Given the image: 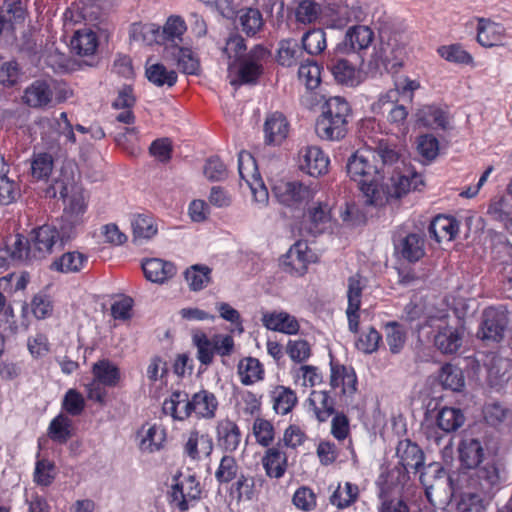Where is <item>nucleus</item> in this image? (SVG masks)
I'll use <instances>...</instances> for the list:
<instances>
[{
    "instance_id": "obj_42",
    "label": "nucleus",
    "mask_w": 512,
    "mask_h": 512,
    "mask_svg": "<svg viewBox=\"0 0 512 512\" xmlns=\"http://www.w3.org/2000/svg\"><path fill=\"white\" fill-rule=\"evenodd\" d=\"M211 272L212 270L206 265H192L184 273L189 288L192 291L204 289L211 281Z\"/></svg>"
},
{
    "instance_id": "obj_5",
    "label": "nucleus",
    "mask_w": 512,
    "mask_h": 512,
    "mask_svg": "<svg viewBox=\"0 0 512 512\" xmlns=\"http://www.w3.org/2000/svg\"><path fill=\"white\" fill-rule=\"evenodd\" d=\"M63 246V236L60 237L59 231L50 225H43L34 231V235L29 241L30 258L40 260L53 252L54 247Z\"/></svg>"
},
{
    "instance_id": "obj_11",
    "label": "nucleus",
    "mask_w": 512,
    "mask_h": 512,
    "mask_svg": "<svg viewBox=\"0 0 512 512\" xmlns=\"http://www.w3.org/2000/svg\"><path fill=\"white\" fill-rule=\"evenodd\" d=\"M313 253L306 242L294 243L282 259V267L285 272L302 276L306 273L308 264L312 261Z\"/></svg>"
},
{
    "instance_id": "obj_25",
    "label": "nucleus",
    "mask_w": 512,
    "mask_h": 512,
    "mask_svg": "<svg viewBox=\"0 0 512 512\" xmlns=\"http://www.w3.org/2000/svg\"><path fill=\"white\" fill-rule=\"evenodd\" d=\"M289 124L280 112L267 116L264 123L265 142L269 145H279L287 137Z\"/></svg>"
},
{
    "instance_id": "obj_38",
    "label": "nucleus",
    "mask_w": 512,
    "mask_h": 512,
    "mask_svg": "<svg viewBox=\"0 0 512 512\" xmlns=\"http://www.w3.org/2000/svg\"><path fill=\"white\" fill-rule=\"evenodd\" d=\"M94 379L104 386H116L120 372L116 365L107 359L97 361L92 367Z\"/></svg>"
},
{
    "instance_id": "obj_19",
    "label": "nucleus",
    "mask_w": 512,
    "mask_h": 512,
    "mask_svg": "<svg viewBox=\"0 0 512 512\" xmlns=\"http://www.w3.org/2000/svg\"><path fill=\"white\" fill-rule=\"evenodd\" d=\"M217 442L220 449L225 452H234L241 442V432L235 422L224 419L216 427Z\"/></svg>"
},
{
    "instance_id": "obj_55",
    "label": "nucleus",
    "mask_w": 512,
    "mask_h": 512,
    "mask_svg": "<svg viewBox=\"0 0 512 512\" xmlns=\"http://www.w3.org/2000/svg\"><path fill=\"white\" fill-rule=\"evenodd\" d=\"M70 426L71 420L60 414L51 421L48 428V435L53 441L66 443L71 437Z\"/></svg>"
},
{
    "instance_id": "obj_1",
    "label": "nucleus",
    "mask_w": 512,
    "mask_h": 512,
    "mask_svg": "<svg viewBox=\"0 0 512 512\" xmlns=\"http://www.w3.org/2000/svg\"><path fill=\"white\" fill-rule=\"evenodd\" d=\"M370 152H356L346 164V171L351 180L357 182L365 203L375 207L385 205L391 199H399L412 188L422 184L421 176L413 174L385 177V172L372 163Z\"/></svg>"
},
{
    "instance_id": "obj_34",
    "label": "nucleus",
    "mask_w": 512,
    "mask_h": 512,
    "mask_svg": "<svg viewBox=\"0 0 512 512\" xmlns=\"http://www.w3.org/2000/svg\"><path fill=\"white\" fill-rule=\"evenodd\" d=\"M235 482L231 485L230 494L234 495L237 501L252 500L257 493V483L261 486L264 481L263 478L256 479L253 476L245 475L242 472L234 479Z\"/></svg>"
},
{
    "instance_id": "obj_63",
    "label": "nucleus",
    "mask_w": 512,
    "mask_h": 512,
    "mask_svg": "<svg viewBox=\"0 0 512 512\" xmlns=\"http://www.w3.org/2000/svg\"><path fill=\"white\" fill-rule=\"evenodd\" d=\"M298 77L307 89H315L320 84V67L316 62L308 60L300 65Z\"/></svg>"
},
{
    "instance_id": "obj_46",
    "label": "nucleus",
    "mask_w": 512,
    "mask_h": 512,
    "mask_svg": "<svg viewBox=\"0 0 512 512\" xmlns=\"http://www.w3.org/2000/svg\"><path fill=\"white\" fill-rule=\"evenodd\" d=\"M160 27L155 24H139L131 25L130 38L134 41L152 45L153 43L161 44Z\"/></svg>"
},
{
    "instance_id": "obj_54",
    "label": "nucleus",
    "mask_w": 512,
    "mask_h": 512,
    "mask_svg": "<svg viewBox=\"0 0 512 512\" xmlns=\"http://www.w3.org/2000/svg\"><path fill=\"white\" fill-rule=\"evenodd\" d=\"M345 380L352 382V391H356L357 379L354 371L352 369L348 370L343 365H338L331 362V387L335 389L342 386L343 393H346Z\"/></svg>"
},
{
    "instance_id": "obj_59",
    "label": "nucleus",
    "mask_w": 512,
    "mask_h": 512,
    "mask_svg": "<svg viewBox=\"0 0 512 512\" xmlns=\"http://www.w3.org/2000/svg\"><path fill=\"white\" fill-rule=\"evenodd\" d=\"M56 477V467L53 462L41 459L36 462L33 480L37 485L49 486Z\"/></svg>"
},
{
    "instance_id": "obj_27",
    "label": "nucleus",
    "mask_w": 512,
    "mask_h": 512,
    "mask_svg": "<svg viewBox=\"0 0 512 512\" xmlns=\"http://www.w3.org/2000/svg\"><path fill=\"white\" fill-rule=\"evenodd\" d=\"M348 122L321 114L315 124V132L323 140L335 141L344 138L347 133Z\"/></svg>"
},
{
    "instance_id": "obj_28",
    "label": "nucleus",
    "mask_w": 512,
    "mask_h": 512,
    "mask_svg": "<svg viewBox=\"0 0 512 512\" xmlns=\"http://www.w3.org/2000/svg\"><path fill=\"white\" fill-rule=\"evenodd\" d=\"M428 231L430 237L434 238L438 243L444 239L451 241L458 234L459 223L451 216L438 215L430 223Z\"/></svg>"
},
{
    "instance_id": "obj_9",
    "label": "nucleus",
    "mask_w": 512,
    "mask_h": 512,
    "mask_svg": "<svg viewBox=\"0 0 512 512\" xmlns=\"http://www.w3.org/2000/svg\"><path fill=\"white\" fill-rule=\"evenodd\" d=\"M277 200L288 207H297L313 198V191L299 181H281L273 187Z\"/></svg>"
},
{
    "instance_id": "obj_37",
    "label": "nucleus",
    "mask_w": 512,
    "mask_h": 512,
    "mask_svg": "<svg viewBox=\"0 0 512 512\" xmlns=\"http://www.w3.org/2000/svg\"><path fill=\"white\" fill-rule=\"evenodd\" d=\"M145 75L149 82L157 87H173L177 82V73L174 70H168L163 64H146Z\"/></svg>"
},
{
    "instance_id": "obj_39",
    "label": "nucleus",
    "mask_w": 512,
    "mask_h": 512,
    "mask_svg": "<svg viewBox=\"0 0 512 512\" xmlns=\"http://www.w3.org/2000/svg\"><path fill=\"white\" fill-rule=\"evenodd\" d=\"M71 46L78 55H92L98 47L97 35L90 29L79 30L72 38Z\"/></svg>"
},
{
    "instance_id": "obj_56",
    "label": "nucleus",
    "mask_w": 512,
    "mask_h": 512,
    "mask_svg": "<svg viewBox=\"0 0 512 512\" xmlns=\"http://www.w3.org/2000/svg\"><path fill=\"white\" fill-rule=\"evenodd\" d=\"M498 253L502 254V269L500 271L502 282L506 290L510 292L509 297L512 298V246L505 243L500 244Z\"/></svg>"
},
{
    "instance_id": "obj_62",
    "label": "nucleus",
    "mask_w": 512,
    "mask_h": 512,
    "mask_svg": "<svg viewBox=\"0 0 512 512\" xmlns=\"http://www.w3.org/2000/svg\"><path fill=\"white\" fill-rule=\"evenodd\" d=\"M386 341L393 354H398L403 349L406 334L397 322H389L386 325Z\"/></svg>"
},
{
    "instance_id": "obj_23",
    "label": "nucleus",
    "mask_w": 512,
    "mask_h": 512,
    "mask_svg": "<svg viewBox=\"0 0 512 512\" xmlns=\"http://www.w3.org/2000/svg\"><path fill=\"white\" fill-rule=\"evenodd\" d=\"M287 455L281 450V444L268 448L262 458V465L266 475L270 478L279 479L284 476L287 469Z\"/></svg>"
},
{
    "instance_id": "obj_4",
    "label": "nucleus",
    "mask_w": 512,
    "mask_h": 512,
    "mask_svg": "<svg viewBox=\"0 0 512 512\" xmlns=\"http://www.w3.org/2000/svg\"><path fill=\"white\" fill-rule=\"evenodd\" d=\"M508 323V313L504 308L488 307L482 313L478 336L485 341L500 342Z\"/></svg>"
},
{
    "instance_id": "obj_30",
    "label": "nucleus",
    "mask_w": 512,
    "mask_h": 512,
    "mask_svg": "<svg viewBox=\"0 0 512 512\" xmlns=\"http://www.w3.org/2000/svg\"><path fill=\"white\" fill-rule=\"evenodd\" d=\"M484 449L477 439H465L459 446V458L462 466L472 470L484 462Z\"/></svg>"
},
{
    "instance_id": "obj_52",
    "label": "nucleus",
    "mask_w": 512,
    "mask_h": 512,
    "mask_svg": "<svg viewBox=\"0 0 512 512\" xmlns=\"http://www.w3.org/2000/svg\"><path fill=\"white\" fill-rule=\"evenodd\" d=\"M439 380L442 386L452 391H460L465 384L464 376L461 369L446 364L441 368Z\"/></svg>"
},
{
    "instance_id": "obj_33",
    "label": "nucleus",
    "mask_w": 512,
    "mask_h": 512,
    "mask_svg": "<svg viewBox=\"0 0 512 512\" xmlns=\"http://www.w3.org/2000/svg\"><path fill=\"white\" fill-rule=\"evenodd\" d=\"M504 28L490 20L480 19L477 27V41L483 47L498 45L503 39Z\"/></svg>"
},
{
    "instance_id": "obj_50",
    "label": "nucleus",
    "mask_w": 512,
    "mask_h": 512,
    "mask_svg": "<svg viewBox=\"0 0 512 512\" xmlns=\"http://www.w3.org/2000/svg\"><path fill=\"white\" fill-rule=\"evenodd\" d=\"M302 48L310 55H317L326 48L325 32L318 28L305 32L301 39Z\"/></svg>"
},
{
    "instance_id": "obj_43",
    "label": "nucleus",
    "mask_w": 512,
    "mask_h": 512,
    "mask_svg": "<svg viewBox=\"0 0 512 512\" xmlns=\"http://www.w3.org/2000/svg\"><path fill=\"white\" fill-rule=\"evenodd\" d=\"M87 257L77 251L64 253L51 264V269L62 273H74L82 269Z\"/></svg>"
},
{
    "instance_id": "obj_60",
    "label": "nucleus",
    "mask_w": 512,
    "mask_h": 512,
    "mask_svg": "<svg viewBox=\"0 0 512 512\" xmlns=\"http://www.w3.org/2000/svg\"><path fill=\"white\" fill-rule=\"evenodd\" d=\"M358 487L349 482L345 483L344 488L340 486L333 492L330 502L338 508H345L354 503L358 497Z\"/></svg>"
},
{
    "instance_id": "obj_7",
    "label": "nucleus",
    "mask_w": 512,
    "mask_h": 512,
    "mask_svg": "<svg viewBox=\"0 0 512 512\" xmlns=\"http://www.w3.org/2000/svg\"><path fill=\"white\" fill-rule=\"evenodd\" d=\"M238 171L241 179L249 185L255 200L265 202L268 199V192L265 188L260 174L257 171L255 159L248 152L242 151L238 155Z\"/></svg>"
},
{
    "instance_id": "obj_6",
    "label": "nucleus",
    "mask_w": 512,
    "mask_h": 512,
    "mask_svg": "<svg viewBox=\"0 0 512 512\" xmlns=\"http://www.w3.org/2000/svg\"><path fill=\"white\" fill-rule=\"evenodd\" d=\"M421 468L419 479L425 489L426 497L432 503L433 495L440 496L450 487L451 478L439 462L423 465Z\"/></svg>"
},
{
    "instance_id": "obj_24",
    "label": "nucleus",
    "mask_w": 512,
    "mask_h": 512,
    "mask_svg": "<svg viewBox=\"0 0 512 512\" xmlns=\"http://www.w3.org/2000/svg\"><path fill=\"white\" fill-rule=\"evenodd\" d=\"M185 31L186 25L181 17L171 16L168 18L159 34L161 35V45L164 46V53H167L169 48L181 46Z\"/></svg>"
},
{
    "instance_id": "obj_31",
    "label": "nucleus",
    "mask_w": 512,
    "mask_h": 512,
    "mask_svg": "<svg viewBox=\"0 0 512 512\" xmlns=\"http://www.w3.org/2000/svg\"><path fill=\"white\" fill-rule=\"evenodd\" d=\"M192 403V397L184 391H174L169 400H165L163 410L170 414L174 419L184 420L194 413V410L188 409L187 404Z\"/></svg>"
},
{
    "instance_id": "obj_45",
    "label": "nucleus",
    "mask_w": 512,
    "mask_h": 512,
    "mask_svg": "<svg viewBox=\"0 0 512 512\" xmlns=\"http://www.w3.org/2000/svg\"><path fill=\"white\" fill-rule=\"evenodd\" d=\"M238 372L244 385H251L263 378L264 370L260 361L248 357L239 362Z\"/></svg>"
},
{
    "instance_id": "obj_26",
    "label": "nucleus",
    "mask_w": 512,
    "mask_h": 512,
    "mask_svg": "<svg viewBox=\"0 0 512 512\" xmlns=\"http://www.w3.org/2000/svg\"><path fill=\"white\" fill-rule=\"evenodd\" d=\"M142 269L146 279L154 283H164L176 274V267L172 262L158 258L144 261Z\"/></svg>"
},
{
    "instance_id": "obj_20",
    "label": "nucleus",
    "mask_w": 512,
    "mask_h": 512,
    "mask_svg": "<svg viewBox=\"0 0 512 512\" xmlns=\"http://www.w3.org/2000/svg\"><path fill=\"white\" fill-rule=\"evenodd\" d=\"M187 405L188 409L194 410L197 418L211 420L216 416L219 403L212 392L203 389L193 394L192 403Z\"/></svg>"
},
{
    "instance_id": "obj_44",
    "label": "nucleus",
    "mask_w": 512,
    "mask_h": 512,
    "mask_svg": "<svg viewBox=\"0 0 512 512\" xmlns=\"http://www.w3.org/2000/svg\"><path fill=\"white\" fill-rule=\"evenodd\" d=\"M302 54L303 48L295 39H284L279 43L277 60L282 66L291 67L297 64Z\"/></svg>"
},
{
    "instance_id": "obj_53",
    "label": "nucleus",
    "mask_w": 512,
    "mask_h": 512,
    "mask_svg": "<svg viewBox=\"0 0 512 512\" xmlns=\"http://www.w3.org/2000/svg\"><path fill=\"white\" fill-rule=\"evenodd\" d=\"M239 21L242 30L247 35H255L263 26L262 14L258 9L247 8L239 12Z\"/></svg>"
},
{
    "instance_id": "obj_2",
    "label": "nucleus",
    "mask_w": 512,
    "mask_h": 512,
    "mask_svg": "<svg viewBox=\"0 0 512 512\" xmlns=\"http://www.w3.org/2000/svg\"><path fill=\"white\" fill-rule=\"evenodd\" d=\"M267 50L261 46H254L238 61L228 62V78L232 86L256 84L263 73V61Z\"/></svg>"
},
{
    "instance_id": "obj_3",
    "label": "nucleus",
    "mask_w": 512,
    "mask_h": 512,
    "mask_svg": "<svg viewBox=\"0 0 512 512\" xmlns=\"http://www.w3.org/2000/svg\"><path fill=\"white\" fill-rule=\"evenodd\" d=\"M502 481L501 470L494 460L484 461L468 474V487L491 497Z\"/></svg>"
},
{
    "instance_id": "obj_48",
    "label": "nucleus",
    "mask_w": 512,
    "mask_h": 512,
    "mask_svg": "<svg viewBox=\"0 0 512 512\" xmlns=\"http://www.w3.org/2000/svg\"><path fill=\"white\" fill-rule=\"evenodd\" d=\"M405 56V49L396 44L388 43L381 49V62L388 71L397 72L403 66Z\"/></svg>"
},
{
    "instance_id": "obj_40",
    "label": "nucleus",
    "mask_w": 512,
    "mask_h": 512,
    "mask_svg": "<svg viewBox=\"0 0 512 512\" xmlns=\"http://www.w3.org/2000/svg\"><path fill=\"white\" fill-rule=\"evenodd\" d=\"M314 413L320 422H325L334 414V399L326 391H313L309 397Z\"/></svg>"
},
{
    "instance_id": "obj_51",
    "label": "nucleus",
    "mask_w": 512,
    "mask_h": 512,
    "mask_svg": "<svg viewBox=\"0 0 512 512\" xmlns=\"http://www.w3.org/2000/svg\"><path fill=\"white\" fill-rule=\"evenodd\" d=\"M166 440L165 430L161 426H151L140 442V449L143 452L153 453L159 451Z\"/></svg>"
},
{
    "instance_id": "obj_35",
    "label": "nucleus",
    "mask_w": 512,
    "mask_h": 512,
    "mask_svg": "<svg viewBox=\"0 0 512 512\" xmlns=\"http://www.w3.org/2000/svg\"><path fill=\"white\" fill-rule=\"evenodd\" d=\"M465 422L463 412L458 408L443 407L436 416V424L446 433L457 431Z\"/></svg>"
},
{
    "instance_id": "obj_8",
    "label": "nucleus",
    "mask_w": 512,
    "mask_h": 512,
    "mask_svg": "<svg viewBox=\"0 0 512 512\" xmlns=\"http://www.w3.org/2000/svg\"><path fill=\"white\" fill-rule=\"evenodd\" d=\"M434 345L443 354L457 353L463 344L464 327L460 324L451 325L440 320L436 326Z\"/></svg>"
},
{
    "instance_id": "obj_12",
    "label": "nucleus",
    "mask_w": 512,
    "mask_h": 512,
    "mask_svg": "<svg viewBox=\"0 0 512 512\" xmlns=\"http://www.w3.org/2000/svg\"><path fill=\"white\" fill-rule=\"evenodd\" d=\"M343 52L335 49L334 53H329L326 59V67L333 75L334 79L347 86H356L359 84V72L348 60L341 57Z\"/></svg>"
},
{
    "instance_id": "obj_22",
    "label": "nucleus",
    "mask_w": 512,
    "mask_h": 512,
    "mask_svg": "<svg viewBox=\"0 0 512 512\" xmlns=\"http://www.w3.org/2000/svg\"><path fill=\"white\" fill-rule=\"evenodd\" d=\"M262 323L269 330L285 334H296L300 327L297 319L284 311L263 313Z\"/></svg>"
},
{
    "instance_id": "obj_13",
    "label": "nucleus",
    "mask_w": 512,
    "mask_h": 512,
    "mask_svg": "<svg viewBox=\"0 0 512 512\" xmlns=\"http://www.w3.org/2000/svg\"><path fill=\"white\" fill-rule=\"evenodd\" d=\"M371 153L373 161L380 160L382 162V168L380 171L385 172V177L403 175L399 169L400 165L403 164L401 155L397 151L396 146L387 141L381 140Z\"/></svg>"
},
{
    "instance_id": "obj_61",
    "label": "nucleus",
    "mask_w": 512,
    "mask_h": 512,
    "mask_svg": "<svg viewBox=\"0 0 512 512\" xmlns=\"http://www.w3.org/2000/svg\"><path fill=\"white\" fill-rule=\"evenodd\" d=\"M484 498L475 492L463 493L456 505V512H486Z\"/></svg>"
},
{
    "instance_id": "obj_58",
    "label": "nucleus",
    "mask_w": 512,
    "mask_h": 512,
    "mask_svg": "<svg viewBox=\"0 0 512 512\" xmlns=\"http://www.w3.org/2000/svg\"><path fill=\"white\" fill-rule=\"evenodd\" d=\"M21 196L19 184L10 179L7 173L0 175V204L9 205L16 202Z\"/></svg>"
},
{
    "instance_id": "obj_64",
    "label": "nucleus",
    "mask_w": 512,
    "mask_h": 512,
    "mask_svg": "<svg viewBox=\"0 0 512 512\" xmlns=\"http://www.w3.org/2000/svg\"><path fill=\"white\" fill-rule=\"evenodd\" d=\"M53 169V157L49 153L34 155L31 162V174L37 180L47 178Z\"/></svg>"
},
{
    "instance_id": "obj_36",
    "label": "nucleus",
    "mask_w": 512,
    "mask_h": 512,
    "mask_svg": "<svg viewBox=\"0 0 512 512\" xmlns=\"http://www.w3.org/2000/svg\"><path fill=\"white\" fill-rule=\"evenodd\" d=\"M133 230V242L141 244L143 241L149 240L157 233V227L154 219L149 215L139 214L134 216L131 221Z\"/></svg>"
},
{
    "instance_id": "obj_18",
    "label": "nucleus",
    "mask_w": 512,
    "mask_h": 512,
    "mask_svg": "<svg viewBox=\"0 0 512 512\" xmlns=\"http://www.w3.org/2000/svg\"><path fill=\"white\" fill-rule=\"evenodd\" d=\"M374 37L373 31L368 26H354L346 32L344 41L337 45V51L348 52L366 49Z\"/></svg>"
},
{
    "instance_id": "obj_16",
    "label": "nucleus",
    "mask_w": 512,
    "mask_h": 512,
    "mask_svg": "<svg viewBox=\"0 0 512 512\" xmlns=\"http://www.w3.org/2000/svg\"><path fill=\"white\" fill-rule=\"evenodd\" d=\"M332 206L326 201L318 200L311 207H309L306 217V229L313 235L323 233L331 221Z\"/></svg>"
},
{
    "instance_id": "obj_49",
    "label": "nucleus",
    "mask_w": 512,
    "mask_h": 512,
    "mask_svg": "<svg viewBox=\"0 0 512 512\" xmlns=\"http://www.w3.org/2000/svg\"><path fill=\"white\" fill-rule=\"evenodd\" d=\"M351 113L348 102L340 96L330 97L322 106V113L328 117L348 122L347 118Z\"/></svg>"
},
{
    "instance_id": "obj_57",
    "label": "nucleus",
    "mask_w": 512,
    "mask_h": 512,
    "mask_svg": "<svg viewBox=\"0 0 512 512\" xmlns=\"http://www.w3.org/2000/svg\"><path fill=\"white\" fill-rule=\"evenodd\" d=\"M193 343L197 347V358L201 364L210 365L215 353L211 339L205 333L197 332L193 335Z\"/></svg>"
},
{
    "instance_id": "obj_47",
    "label": "nucleus",
    "mask_w": 512,
    "mask_h": 512,
    "mask_svg": "<svg viewBox=\"0 0 512 512\" xmlns=\"http://www.w3.org/2000/svg\"><path fill=\"white\" fill-rule=\"evenodd\" d=\"M241 473L236 459L231 455H224L215 471V479L220 485L232 482Z\"/></svg>"
},
{
    "instance_id": "obj_29",
    "label": "nucleus",
    "mask_w": 512,
    "mask_h": 512,
    "mask_svg": "<svg viewBox=\"0 0 512 512\" xmlns=\"http://www.w3.org/2000/svg\"><path fill=\"white\" fill-rule=\"evenodd\" d=\"M53 93L47 82L37 80L25 89L23 101L29 107L42 108L52 101Z\"/></svg>"
},
{
    "instance_id": "obj_21",
    "label": "nucleus",
    "mask_w": 512,
    "mask_h": 512,
    "mask_svg": "<svg viewBox=\"0 0 512 512\" xmlns=\"http://www.w3.org/2000/svg\"><path fill=\"white\" fill-rule=\"evenodd\" d=\"M164 57L168 60L175 61L178 69L187 75H199L200 63L194 53L183 46H174L169 48Z\"/></svg>"
},
{
    "instance_id": "obj_32",
    "label": "nucleus",
    "mask_w": 512,
    "mask_h": 512,
    "mask_svg": "<svg viewBox=\"0 0 512 512\" xmlns=\"http://www.w3.org/2000/svg\"><path fill=\"white\" fill-rule=\"evenodd\" d=\"M396 249L407 261L416 262L425 254L424 237L418 233H410L400 241Z\"/></svg>"
},
{
    "instance_id": "obj_41",
    "label": "nucleus",
    "mask_w": 512,
    "mask_h": 512,
    "mask_svg": "<svg viewBox=\"0 0 512 512\" xmlns=\"http://www.w3.org/2000/svg\"><path fill=\"white\" fill-rule=\"evenodd\" d=\"M273 409L277 414L286 415L292 411L297 404L295 392L285 386H277L271 394Z\"/></svg>"
},
{
    "instance_id": "obj_14",
    "label": "nucleus",
    "mask_w": 512,
    "mask_h": 512,
    "mask_svg": "<svg viewBox=\"0 0 512 512\" xmlns=\"http://www.w3.org/2000/svg\"><path fill=\"white\" fill-rule=\"evenodd\" d=\"M299 167L313 177L321 176L328 171L329 158L317 146H307L299 152Z\"/></svg>"
},
{
    "instance_id": "obj_17",
    "label": "nucleus",
    "mask_w": 512,
    "mask_h": 512,
    "mask_svg": "<svg viewBox=\"0 0 512 512\" xmlns=\"http://www.w3.org/2000/svg\"><path fill=\"white\" fill-rule=\"evenodd\" d=\"M386 97H381L379 101L374 105L373 109L376 108H384V111L387 112V122L391 126V130L396 134H406L408 131L407 125V117L408 111L407 108L402 104H393L387 100Z\"/></svg>"
},
{
    "instance_id": "obj_10",
    "label": "nucleus",
    "mask_w": 512,
    "mask_h": 512,
    "mask_svg": "<svg viewBox=\"0 0 512 512\" xmlns=\"http://www.w3.org/2000/svg\"><path fill=\"white\" fill-rule=\"evenodd\" d=\"M397 457L401 469L397 471V481L405 479L406 474L413 470L415 473L420 471L424 465V453L421 448L410 440H402L398 443L396 449Z\"/></svg>"
},
{
    "instance_id": "obj_15",
    "label": "nucleus",
    "mask_w": 512,
    "mask_h": 512,
    "mask_svg": "<svg viewBox=\"0 0 512 512\" xmlns=\"http://www.w3.org/2000/svg\"><path fill=\"white\" fill-rule=\"evenodd\" d=\"M213 448L212 437L208 433L196 429L189 431L183 445L184 454L194 461L209 457Z\"/></svg>"
}]
</instances>
